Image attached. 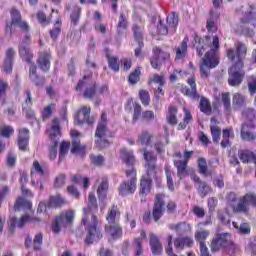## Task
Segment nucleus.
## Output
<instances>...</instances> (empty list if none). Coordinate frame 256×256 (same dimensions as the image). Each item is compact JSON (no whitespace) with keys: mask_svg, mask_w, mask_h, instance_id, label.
<instances>
[{"mask_svg":"<svg viewBox=\"0 0 256 256\" xmlns=\"http://www.w3.org/2000/svg\"><path fill=\"white\" fill-rule=\"evenodd\" d=\"M210 232L208 230H200L195 233V240L201 243H205V239L209 237Z\"/></svg>","mask_w":256,"mask_h":256,"instance_id":"49","label":"nucleus"},{"mask_svg":"<svg viewBox=\"0 0 256 256\" xmlns=\"http://www.w3.org/2000/svg\"><path fill=\"white\" fill-rule=\"evenodd\" d=\"M234 229H237L238 233H240V235H249L251 233V227H249V225L247 223H237V222H233L232 223Z\"/></svg>","mask_w":256,"mask_h":256,"instance_id":"41","label":"nucleus"},{"mask_svg":"<svg viewBox=\"0 0 256 256\" xmlns=\"http://www.w3.org/2000/svg\"><path fill=\"white\" fill-rule=\"evenodd\" d=\"M132 31L134 33V39L137 43H143V29L141 26L134 24L132 27Z\"/></svg>","mask_w":256,"mask_h":256,"instance_id":"46","label":"nucleus"},{"mask_svg":"<svg viewBox=\"0 0 256 256\" xmlns=\"http://www.w3.org/2000/svg\"><path fill=\"white\" fill-rule=\"evenodd\" d=\"M143 156L145 160L146 173L151 177H155L157 174V155L147 149H144Z\"/></svg>","mask_w":256,"mask_h":256,"instance_id":"11","label":"nucleus"},{"mask_svg":"<svg viewBox=\"0 0 256 256\" xmlns=\"http://www.w3.org/2000/svg\"><path fill=\"white\" fill-rule=\"evenodd\" d=\"M69 147H71V143L63 141L60 145V152H59V161H63V157L69 153Z\"/></svg>","mask_w":256,"mask_h":256,"instance_id":"47","label":"nucleus"},{"mask_svg":"<svg viewBox=\"0 0 256 256\" xmlns=\"http://www.w3.org/2000/svg\"><path fill=\"white\" fill-rule=\"evenodd\" d=\"M19 55L22 59H24L26 63H31V60L33 59V53L31 52V49L23 44H20Z\"/></svg>","mask_w":256,"mask_h":256,"instance_id":"33","label":"nucleus"},{"mask_svg":"<svg viewBox=\"0 0 256 256\" xmlns=\"http://www.w3.org/2000/svg\"><path fill=\"white\" fill-rule=\"evenodd\" d=\"M231 245V234L218 233L211 242V251L216 252L220 249H227Z\"/></svg>","mask_w":256,"mask_h":256,"instance_id":"9","label":"nucleus"},{"mask_svg":"<svg viewBox=\"0 0 256 256\" xmlns=\"http://www.w3.org/2000/svg\"><path fill=\"white\" fill-rule=\"evenodd\" d=\"M210 131L213 142L219 143V140L221 139V128H219V126H211Z\"/></svg>","mask_w":256,"mask_h":256,"instance_id":"48","label":"nucleus"},{"mask_svg":"<svg viewBox=\"0 0 256 256\" xmlns=\"http://www.w3.org/2000/svg\"><path fill=\"white\" fill-rule=\"evenodd\" d=\"M95 144L98 149H105L109 147V140H107V113L103 112L101 121L98 123L95 132Z\"/></svg>","mask_w":256,"mask_h":256,"instance_id":"6","label":"nucleus"},{"mask_svg":"<svg viewBox=\"0 0 256 256\" xmlns=\"http://www.w3.org/2000/svg\"><path fill=\"white\" fill-rule=\"evenodd\" d=\"M97 210L98 206L95 193H90L88 196V207L84 208L82 217V225H84L86 231L85 245H93V243H97L100 239H103V233H101V227H99V220L95 216Z\"/></svg>","mask_w":256,"mask_h":256,"instance_id":"1","label":"nucleus"},{"mask_svg":"<svg viewBox=\"0 0 256 256\" xmlns=\"http://www.w3.org/2000/svg\"><path fill=\"white\" fill-rule=\"evenodd\" d=\"M151 83H156L158 85L157 90L155 92L156 97L159 95H163V85H165V78L159 74H156L151 79Z\"/></svg>","mask_w":256,"mask_h":256,"instance_id":"32","label":"nucleus"},{"mask_svg":"<svg viewBox=\"0 0 256 256\" xmlns=\"http://www.w3.org/2000/svg\"><path fill=\"white\" fill-rule=\"evenodd\" d=\"M41 223V218L39 217H30L29 215L22 216L19 220L13 217L9 221V231L10 233H15V228L19 229L25 227L26 223Z\"/></svg>","mask_w":256,"mask_h":256,"instance_id":"10","label":"nucleus"},{"mask_svg":"<svg viewBox=\"0 0 256 256\" xmlns=\"http://www.w3.org/2000/svg\"><path fill=\"white\" fill-rule=\"evenodd\" d=\"M80 15H81V8L76 7V8L73 10V12H72V14H71V16H70V19H71V21H72V23H73L74 25H77V23H79V17H80Z\"/></svg>","mask_w":256,"mask_h":256,"instance_id":"56","label":"nucleus"},{"mask_svg":"<svg viewBox=\"0 0 256 256\" xmlns=\"http://www.w3.org/2000/svg\"><path fill=\"white\" fill-rule=\"evenodd\" d=\"M175 249H180L183 251L185 247H193V238L189 236L178 237L174 240Z\"/></svg>","mask_w":256,"mask_h":256,"instance_id":"25","label":"nucleus"},{"mask_svg":"<svg viewBox=\"0 0 256 256\" xmlns=\"http://www.w3.org/2000/svg\"><path fill=\"white\" fill-rule=\"evenodd\" d=\"M163 213H165V194H157L152 210V216L156 223L163 217Z\"/></svg>","mask_w":256,"mask_h":256,"instance_id":"12","label":"nucleus"},{"mask_svg":"<svg viewBox=\"0 0 256 256\" xmlns=\"http://www.w3.org/2000/svg\"><path fill=\"white\" fill-rule=\"evenodd\" d=\"M63 205H67V200H65V198H63L61 195H56V196L50 197L47 207L57 208V207H63Z\"/></svg>","mask_w":256,"mask_h":256,"instance_id":"34","label":"nucleus"},{"mask_svg":"<svg viewBox=\"0 0 256 256\" xmlns=\"http://www.w3.org/2000/svg\"><path fill=\"white\" fill-rule=\"evenodd\" d=\"M249 129H251V126L247 122H244L241 127L240 131V137L242 141H256V134L255 132H251Z\"/></svg>","mask_w":256,"mask_h":256,"instance_id":"22","label":"nucleus"},{"mask_svg":"<svg viewBox=\"0 0 256 256\" xmlns=\"http://www.w3.org/2000/svg\"><path fill=\"white\" fill-rule=\"evenodd\" d=\"M195 43H198L197 46V55L199 57H203V54L205 53V51H207V49H209V41H211V38L209 36H206V40H203V38L199 37V36H195L194 38Z\"/></svg>","mask_w":256,"mask_h":256,"instance_id":"23","label":"nucleus"},{"mask_svg":"<svg viewBox=\"0 0 256 256\" xmlns=\"http://www.w3.org/2000/svg\"><path fill=\"white\" fill-rule=\"evenodd\" d=\"M65 185V174H60L56 177L55 182H54V187L56 189H61Z\"/></svg>","mask_w":256,"mask_h":256,"instance_id":"58","label":"nucleus"},{"mask_svg":"<svg viewBox=\"0 0 256 256\" xmlns=\"http://www.w3.org/2000/svg\"><path fill=\"white\" fill-rule=\"evenodd\" d=\"M158 29V33L160 35H167V33H169V28H167L162 20H159V24L157 26Z\"/></svg>","mask_w":256,"mask_h":256,"instance_id":"63","label":"nucleus"},{"mask_svg":"<svg viewBox=\"0 0 256 256\" xmlns=\"http://www.w3.org/2000/svg\"><path fill=\"white\" fill-rule=\"evenodd\" d=\"M217 65H219L217 51L215 48H211L205 53L204 58H202V63L200 64V77L202 79H207L211 74V69H215Z\"/></svg>","mask_w":256,"mask_h":256,"instance_id":"5","label":"nucleus"},{"mask_svg":"<svg viewBox=\"0 0 256 256\" xmlns=\"http://www.w3.org/2000/svg\"><path fill=\"white\" fill-rule=\"evenodd\" d=\"M125 109L128 112H131L134 109L132 123H137L139 117H141V105H139L137 102H134L133 98H130L125 106Z\"/></svg>","mask_w":256,"mask_h":256,"instance_id":"18","label":"nucleus"},{"mask_svg":"<svg viewBox=\"0 0 256 256\" xmlns=\"http://www.w3.org/2000/svg\"><path fill=\"white\" fill-rule=\"evenodd\" d=\"M150 247L154 255H161L163 253V244L155 234H150Z\"/></svg>","mask_w":256,"mask_h":256,"instance_id":"24","label":"nucleus"},{"mask_svg":"<svg viewBox=\"0 0 256 256\" xmlns=\"http://www.w3.org/2000/svg\"><path fill=\"white\" fill-rule=\"evenodd\" d=\"M166 120L169 125H177V108L175 106H170L168 113L166 115Z\"/></svg>","mask_w":256,"mask_h":256,"instance_id":"38","label":"nucleus"},{"mask_svg":"<svg viewBox=\"0 0 256 256\" xmlns=\"http://www.w3.org/2000/svg\"><path fill=\"white\" fill-rule=\"evenodd\" d=\"M188 84L191 87V92L189 91V89H187V87H184L182 88V93L190 97H197V84L195 83V77L188 78Z\"/></svg>","mask_w":256,"mask_h":256,"instance_id":"35","label":"nucleus"},{"mask_svg":"<svg viewBox=\"0 0 256 256\" xmlns=\"http://www.w3.org/2000/svg\"><path fill=\"white\" fill-rule=\"evenodd\" d=\"M106 59L108 61V67L117 73L119 71V58L107 54Z\"/></svg>","mask_w":256,"mask_h":256,"instance_id":"45","label":"nucleus"},{"mask_svg":"<svg viewBox=\"0 0 256 256\" xmlns=\"http://www.w3.org/2000/svg\"><path fill=\"white\" fill-rule=\"evenodd\" d=\"M71 137H73L72 140V149L71 153H84L85 151V146L81 144V140H79V132L77 130H72L70 131Z\"/></svg>","mask_w":256,"mask_h":256,"instance_id":"19","label":"nucleus"},{"mask_svg":"<svg viewBox=\"0 0 256 256\" xmlns=\"http://www.w3.org/2000/svg\"><path fill=\"white\" fill-rule=\"evenodd\" d=\"M219 19V14L215 12L210 13V18L207 20L206 28L210 33H215L217 31V25H215V22Z\"/></svg>","mask_w":256,"mask_h":256,"instance_id":"36","label":"nucleus"},{"mask_svg":"<svg viewBox=\"0 0 256 256\" xmlns=\"http://www.w3.org/2000/svg\"><path fill=\"white\" fill-rule=\"evenodd\" d=\"M73 219H75V211L68 210L62 212L58 217H56L55 221L52 223V231L55 233H59L61 228L68 227L73 223Z\"/></svg>","mask_w":256,"mask_h":256,"instance_id":"8","label":"nucleus"},{"mask_svg":"<svg viewBox=\"0 0 256 256\" xmlns=\"http://www.w3.org/2000/svg\"><path fill=\"white\" fill-rule=\"evenodd\" d=\"M234 213H248L249 212V206L246 204L243 197H240L238 200V203L236 205L232 206Z\"/></svg>","mask_w":256,"mask_h":256,"instance_id":"37","label":"nucleus"},{"mask_svg":"<svg viewBox=\"0 0 256 256\" xmlns=\"http://www.w3.org/2000/svg\"><path fill=\"white\" fill-rule=\"evenodd\" d=\"M14 132H15V130L13 129V127L5 126L1 130V135H2V137L9 138V137H11V135H13Z\"/></svg>","mask_w":256,"mask_h":256,"instance_id":"60","label":"nucleus"},{"mask_svg":"<svg viewBox=\"0 0 256 256\" xmlns=\"http://www.w3.org/2000/svg\"><path fill=\"white\" fill-rule=\"evenodd\" d=\"M153 179H158L157 175L156 176H151L149 175L148 172H146V175H144L141 179V183H140V193L142 195H147V193H149L151 191V183L153 181Z\"/></svg>","mask_w":256,"mask_h":256,"instance_id":"17","label":"nucleus"},{"mask_svg":"<svg viewBox=\"0 0 256 256\" xmlns=\"http://www.w3.org/2000/svg\"><path fill=\"white\" fill-rule=\"evenodd\" d=\"M29 145V129L22 128L18 135V146L21 151H27Z\"/></svg>","mask_w":256,"mask_h":256,"instance_id":"20","label":"nucleus"},{"mask_svg":"<svg viewBox=\"0 0 256 256\" xmlns=\"http://www.w3.org/2000/svg\"><path fill=\"white\" fill-rule=\"evenodd\" d=\"M127 16H125L124 13H120V17H119V21H118V25H117V33L118 35H121L123 33V31H125L127 29Z\"/></svg>","mask_w":256,"mask_h":256,"instance_id":"43","label":"nucleus"},{"mask_svg":"<svg viewBox=\"0 0 256 256\" xmlns=\"http://www.w3.org/2000/svg\"><path fill=\"white\" fill-rule=\"evenodd\" d=\"M51 54L49 52H41L37 60L38 67L44 72H47L51 67Z\"/></svg>","mask_w":256,"mask_h":256,"instance_id":"21","label":"nucleus"},{"mask_svg":"<svg viewBox=\"0 0 256 256\" xmlns=\"http://www.w3.org/2000/svg\"><path fill=\"white\" fill-rule=\"evenodd\" d=\"M53 109H55V104H50L44 108V111L42 113L43 119H49L51 115L53 114Z\"/></svg>","mask_w":256,"mask_h":256,"instance_id":"57","label":"nucleus"},{"mask_svg":"<svg viewBox=\"0 0 256 256\" xmlns=\"http://www.w3.org/2000/svg\"><path fill=\"white\" fill-rule=\"evenodd\" d=\"M236 49H229L227 51V57L230 61H236V63L229 69L228 83L231 87H239L243 83V77L245 72L243 71V57L247 53V47L238 42L235 44Z\"/></svg>","mask_w":256,"mask_h":256,"instance_id":"2","label":"nucleus"},{"mask_svg":"<svg viewBox=\"0 0 256 256\" xmlns=\"http://www.w3.org/2000/svg\"><path fill=\"white\" fill-rule=\"evenodd\" d=\"M166 22L169 30L175 33L177 31V25H179V14L175 12L170 13L166 18Z\"/></svg>","mask_w":256,"mask_h":256,"instance_id":"27","label":"nucleus"},{"mask_svg":"<svg viewBox=\"0 0 256 256\" xmlns=\"http://www.w3.org/2000/svg\"><path fill=\"white\" fill-rule=\"evenodd\" d=\"M152 138H153V135H151V133H149V131L144 130L139 135L138 141L141 145H143L144 147H147V146L151 145Z\"/></svg>","mask_w":256,"mask_h":256,"instance_id":"40","label":"nucleus"},{"mask_svg":"<svg viewBox=\"0 0 256 256\" xmlns=\"http://www.w3.org/2000/svg\"><path fill=\"white\" fill-rule=\"evenodd\" d=\"M187 161L183 160H174V165L177 169V175L180 179H183L187 174Z\"/></svg>","mask_w":256,"mask_h":256,"instance_id":"31","label":"nucleus"},{"mask_svg":"<svg viewBox=\"0 0 256 256\" xmlns=\"http://www.w3.org/2000/svg\"><path fill=\"white\" fill-rule=\"evenodd\" d=\"M187 43H189V37L186 36L181 42L180 46L176 48V61L185 59V55H187Z\"/></svg>","mask_w":256,"mask_h":256,"instance_id":"29","label":"nucleus"},{"mask_svg":"<svg viewBox=\"0 0 256 256\" xmlns=\"http://www.w3.org/2000/svg\"><path fill=\"white\" fill-rule=\"evenodd\" d=\"M107 191H109V182L107 179L103 178L97 189L99 201H105V199H107Z\"/></svg>","mask_w":256,"mask_h":256,"instance_id":"28","label":"nucleus"},{"mask_svg":"<svg viewBox=\"0 0 256 256\" xmlns=\"http://www.w3.org/2000/svg\"><path fill=\"white\" fill-rule=\"evenodd\" d=\"M142 119L144 121H153L155 119V113L151 110L145 111L142 113Z\"/></svg>","mask_w":256,"mask_h":256,"instance_id":"64","label":"nucleus"},{"mask_svg":"<svg viewBox=\"0 0 256 256\" xmlns=\"http://www.w3.org/2000/svg\"><path fill=\"white\" fill-rule=\"evenodd\" d=\"M248 91H249L250 95H255V93H256V76H252L248 80Z\"/></svg>","mask_w":256,"mask_h":256,"instance_id":"54","label":"nucleus"},{"mask_svg":"<svg viewBox=\"0 0 256 256\" xmlns=\"http://www.w3.org/2000/svg\"><path fill=\"white\" fill-rule=\"evenodd\" d=\"M245 105V99L243 97H234L233 98V107L234 109H241Z\"/></svg>","mask_w":256,"mask_h":256,"instance_id":"59","label":"nucleus"},{"mask_svg":"<svg viewBox=\"0 0 256 256\" xmlns=\"http://www.w3.org/2000/svg\"><path fill=\"white\" fill-rule=\"evenodd\" d=\"M197 191L198 194L200 195V197H207V195H209V193H211L212 189L211 186L207 185L206 182H200L197 186Z\"/></svg>","mask_w":256,"mask_h":256,"instance_id":"42","label":"nucleus"},{"mask_svg":"<svg viewBox=\"0 0 256 256\" xmlns=\"http://www.w3.org/2000/svg\"><path fill=\"white\" fill-rule=\"evenodd\" d=\"M91 108L84 106L75 116V123L77 125H83L87 123L88 125H93V118H91Z\"/></svg>","mask_w":256,"mask_h":256,"instance_id":"15","label":"nucleus"},{"mask_svg":"<svg viewBox=\"0 0 256 256\" xmlns=\"http://www.w3.org/2000/svg\"><path fill=\"white\" fill-rule=\"evenodd\" d=\"M198 169L201 175H207V160L205 158L198 159Z\"/></svg>","mask_w":256,"mask_h":256,"instance_id":"52","label":"nucleus"},{"mask_svg":"<svg viewBox=\"0 0 256 256\" xmlns=\"http://www.w3.org/2000/svg\"><path fill=\"white\" fill-rule=\"evenodd\" d=\"M139 75H141V70L139 68H136L135 71H133L128 78L129 83L131 85H135L137 81H139Z\"/></svg>","mask_w":256,"mask_h":256,"instance_id":"53","label":"nucleus"},{"mask_svg":"<svg viewBox=\"0 0 256 256\" xmlns=\"http://www.w3.org/2000/svg\"><path fill=\"white\" fill-rule=\"evenodd\" d=\"M11 19H12L11 25L10 26L8 25L6 27V33H10V35H11V26L17 25L21 21V12H19V10L15 9V8H13L11 10Z\"/></svg>","mask_w":256,"mask_h":256,"instance_id":"39","label":"nucleus"},{"mask_svg":"<svg viewBox=\"0 0 256 256\" xmlns=\"http://www.w3.org/2000/svg\"><path fill=\"white\" fill-rule=\"evenodd\" d=\"M199 107L202 113H205V115H211V102H209L207 98H201Z\"/></svg>","mask_w":256,"mask_h":256,"instance_id":"44","label":"nucleus"},{"mask_svg":"<svg viewBox=\"0 0 256 256\" xmlns=\"http://www.w3.org/2000/svg\"><path fill=\"white\" fill-rule=\"evenodd\" d=\"M169 229L181 235L183 233H189L191 231V225L187 224V222H179L178 224H170Z\"/></svg>","mask_w":256,"mask_h":256,"instance_id":"30","label":"nucleus"},{"mask_svg":"<svg viewBox=\"0 0 256 256\" xmlns=\"http://www.w3.org/2000/svg\"><path fill=\"white\" fill-rule=\"evenodd\" d=\"M120 157L127 167H131L130 170H126V177L129 180L122 182L119 187L120 195L125 197V195L135 193V190L137 189V170L133 168V165H135V155H133V151L128 150L127 148H122L120 150Z\"/></svg>","mask_w":256,"mask_h":256,"instance_id":"3","label":"nucleus"},{"mask_svg":"<svg viewBox=\"0 0 256 256\" xmlns=\"http://www.w3.org/2000/svg\"><path fill=\"white\" fill-rule=\"evenodd\" d=\"M76 91H84V97H93L95 95V84L89 85V76H84L82 80H79L78 84L76 85Z\"/></svg>","mask_w":256,"mask_h":256,"instance_id":"13","label":"nucleus"},{"mask_svg":"<svg viewBox=\"0 0 256 256\" xmlns=\"http://www.w3.org/2000/svg\"><path fill=\"white\" fill-rule=\"evenodd\" d=\"M15 207H17L18 209L21 208V207H26V209H31V207H33V205L31 204L30 201H27L23 198H18L16 200Z\"/></svg>","mask_w":256,"mask_h":256,"instance_id":"55","label":"nucleus"},{"mask_svg":"<svg viewBox=\"0 0 256 256\" xmlns=\"http://www.w3.org/2000/svg\"><path fill=\"white\" fill-rule=\"evenodd\" d=\"M135 255H143V240L141 238L134 239Z\"/></svg>","mask_w":256,"mask_h":256,"instance_id":"51","label":"nucleus"},{"mask_svg":"<svg viewBox=\"0 0 256 256\" xmlns=\"http://www.w3.org/2000/svg\"><path fill=\"white\" fill-rule=\"evenodd\" d=\"M24 245L26 249H30L31 245H33V251H41V246L43 245V234H36L34 239L31 238L30 235H27Z\"/></svg>","mask_w":256,"mask_h":256,"instance_id":"16","label":"nucleus"},{"mask_svg":"<svg viewBox=\"0 0 256 256\" xmlns=\"http://www.w3.org/2000/svg\"><path fill=\"white\" fill-rule=\"evenodd\" d=\"M59 33H61V27L59 26V23H57L55 27L50 30L51 39H57V37H59Z\"/></svg>","mask_w":256,"mask_h":256,"instance_id":"62","label":"nucleus"},{"mask_svg":"<svg viewBox=\"0 0 256 256\" xmlns=\"http://www.w3.org/2000/svg\"><path fill=\"white\" fill-rule=\"evenodd\" d=\"M169 57L168 52H163L161 48H154V55L150 60L153 69H161L163 61L169 59Z\"/></svg>","mask_w":256,"mask_h":256,"instance_id":"14","label":"nucleus"},{"mask_svg":"<svg viewBox=\"0 0 256 256\" xmlns=\"http://www.w3.org/2000/svg\"><path fill=\"white\" fill-rule=\"evenodd\" d=\"M121 217V212H119V207L113 205L106 216V221L108 224L105 225V231L112 237L114 241L121 239L123 237V228L119 224V219Z\"/></svg>","mask_w":256,"mask_h":256,"instance_id":"4","label":"nucleus"},{"mask_svg":"<svg viewBox=\"0 0 256 256\" xmlns=\"http://www.w3.org/2000/svg\"><path fill=\"white\" fill-rule=\"evenodd\" d=\"M166 179H167V185H168V189L170 191H173L174 187H173V176L171 175V170H169V168H166Z\"/></svg>","mask_w":256,"mask_h":256,"instance_id":"61","label":"nucleus"},{"mask_svg":"<svg viewBox=\"0 0 256 256\" xmlns=\"http://www.w3.org/2000/svg\"><path fill=\"white\" fill-rule=\"evenodd\" d=\"M50 135L51 141H53L54 145L50 148L49 157L51 161L57 158V145L59 143V139L61 138V127L59 126V118H54L52 121V126L48 131Z\"/></svg>","mask_w":256,"mask_h":256,"instance_id":"7","label":"nucleus"},{"mask_svg":"<svg viewBox=\"0 0 256 256\" xmlns=\"http://www.w3.org/2000/svg\"><path fill=\"white\" fill-rule=\"evenodd\" d=\"M242 198L248 207H249V205H251L252 207H256V194L255 193H248V194L244 195Z\"/></svg>","mask_w":256,"mask_h":256,"instance_id":"50","label":"nucleus"},{"mask_svg":"<svg viewBox=\"0 0 256 256\" xmlns=\"http://www.w3.org/2000/svg\"><path fill=\"white\" fill-rule=\"evenodd\" d=\"M242 117L245 118L246 122L250 128L255 129V110L253 108H246L243 112H242Z\"/></svg>","mask_w":256,"mask_h":256,"instance_id":"26","label":"nucleus"}]
</instances>
